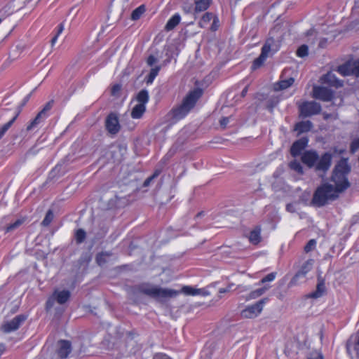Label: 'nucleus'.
Here are the masks:
<instances>
[{
	"instance_id": "f257e3e1",
	"label": "nucleus",
	"mask_w": 359,
	"mask_h": 359,
	"mask_svg": "<svg viewBox=\"0 0 359 359\" xmlns=\"http://www.w3.org/2000/svg\"><path fill=\"white\" fill-rule=\"evenodd\" d=\"M332 154L325 152L319 157L315 150L305 151L302 156V161L308 168H314L316 172H320V176L324 175L332 165Z\"/></svg>"
},
{
	"instance_id": "f03ea898",
	"label": "nucleus",
	"mask_w": 359,
	"mask_h": 359,
	"mask_svg": "<svg viewBox=\"0 0 359 359\" xmlns=\"http://www.w3.org/2000/svg\"><path fill=\"white\" fill-rule=\"evenodd\" d=\"M351 171V166L348 159L342 158L335 165L331 176V182L334 184V188L340 194L350 187L348 175Z\"/></svg>"
},
{
	"instance_id": "7ed1b4c3",
	"label": "nucleus",
	"mask_w": 359,
	"mask_h": 359,
	"mask_svg": "<svg viewBox=\"0 0 359 359\" xmlns=\"http://www.w3.org/2000/svg\"><path fill=\"white\" fill-rule=\"evenodd\" d=\"M200 90L191 91L183 100L182 103L175 108H173L169 113L173 121L176 122L184 118L190 110L194 108L196 102L201 96Z\"/></svg>"
},
{
	"instance_id": "20e7f679",
	"label": "nucleus",
	"mask_w": 359,
	"mask_h": 359,
	"mask_svg": "<svg viewBox=\"0 0 359 359\" xmlns=\"http://www.w3.org/2000/svg\"><path fill=\"white\" fill-rule=\"evenodd\" d=\"M339 193L329 183H324L315 191L311 203L320 208L327 205L330 201H333L339 197Z\"/></svg>"
},
{
	"instance_id": "39448f33",
	"label": "nucleus",
	"mask_w": 359,
	"mask_h": 359,
	"mask_svg": "<svg viewBox=\"0 0 359 359\" xmlns=\"http://www.w3.org/2000/svg\"><path fill=\"white\" fill-rule=\"evenodd\" d=\"M135 290L140 293L146 294L156 299H165L175 297L178 292L168 288H161L154 286L148 283L140 284L135 287Z\"/></svg>"
},
{
	"instance_id": "423d86ee",
	"label": "nucleus",
	"mask_w": 359,
	"mask_h": 359,
	"mask_svg": "<svg viewBox=\"0 0 359 359\" xmlns=\"http://www.w3.org/2000/svg\"><path fill=\"white\" fill-rule=\"evenodd\" d=\"M274 44V39L273 38L268 39L264 46L262 48L261 53L258 57H257L252 65V69L255 70L261 67L266 58L269 56V53L271 50L272 46Z\"/></svg>"
},
{
	"instance_id": "0eeeda50",
	"label": "nucleus",
	"mask_w": 359,
	"mask_h": 359,
	"mask_svg": "<svg viewBox=\"0 0 359 359\" xmlns=\"http://www.w3.org/2000/svg\"><path fill=\"white\" fill-rule=\"evenodd\" d=\"M53 100L48 102L43 108L37 114L36 117L27 126L26 130L27 131L32 130L33 129L36 128L41 123L43 122L48 117V112L53 107Z\"/></svg>"
},
{
	"instance_id": "6e6552de",
	"label": "nucleus",
	"mask_w": 359,
	"mask_h": 359,
	"mask_svg": "<svg viewBox=\"0 0 359 359\" xmlns=\"http://www.w3.org/2000/svg\"><path fill=\"white\" fill-rule=\"evenodd\" d=\"M300 115L309 117L316 115L321 111V105L315 101H305L299 106Z\"/></svg>"
},
{
	"instance_id": "1a4fd4ad",
	"label": "nucleus",
	"mask_w": 359,
	"mask_h": 359,
	"mask_svg": "<svg viewBox=\"0 0 359 359\" xmlns=\"http://www.w3.org/2000/svg\"><path fill=\"white\" fill-rule=\"evenodd\" d=\"M266 302V299H261L256 303L248 306L245 309L242 310L241 315L244 318H254L258 316L263 310L264 304Z\"/></svg>"
},
{
	"instance_id": "9d476101",
	"label": "nucleus",
	"mask_w": 359,
	"mask_h": 359,
	"mask_svg": "<svg viewBox=\"0 0 359 359\" xmlns=\"http://www.w3.org/2000/svg\"><path fill=\"white\" fill-rule=\"evenodd\" d=\"M313 260L310 259L305 262L300 269L295 273L293 278L290 281V286L297 285L299 283V279L304 278L312 269Z\"/></svg>"
},
{
	"instance_id": "9b49d317",
	"label": "nucleus",
	"mask_w": 359,
	"mask_h": 359,
	"mask_svg": "<svg viewBox=\"0 0 359 359\" xmlns=\"http://www.w3.org/2000/svg\"><path fill=\"white\" fill-rule=\"evenodd\" d=\"M313 97L322 101L332 100L334 93L332 90L323 86H315L313 90Z\"/></svg>"
},
{
	"instance_id": "f8f14e48",
	"label": "nucleus",
	"mask_w": 359,
	"mask_h": 359,
	"mask_svg": "<svg viewBox=\"0 0 359 359\" xmlns=\"http://www.w3.org/2000/svg\"><path fill=\"white\" fill-rule=\"evenodd\" d=\"M26 320V316L24 315H18L16 316L11 320L5 323L2 325V330L5 333H9L13 331L17 330L20 326L24 323Z\"/></svg>"
},
{
	"instance_id": "ddd939ff",
	"label": "nucleus",
	"mask_w": 359,
	"mask_h": 359,
	"mask_svg": "<svg viewBox=\"0 0 359 359\" xmlns=\"http://www.w3.org/2000/svg\"><path fill=\"white\" fill-rule=\"evenodd\" d=\"M105 127L108 133L111 135H116L119 132L121 126L118 116L115 114L111 113L107 116L105 120Z\"/></svg>"
},
{
	"instance_id": "4468645a",
	"label": "nucleus",
	"mask_w": 359,
	"mask_h": 359,
	"mask_svg": "<svg viewBox=\"0 0 359 359\" xmlns=\"http://www.w3.org/2000/svg\"><path fill=\"white\" fill-rule=\"evenodd\" d=\"M72 350V344L69 341L64 339L58 341L56 352L60 358L65 359L67 358Z\"/></svg>"
},
{
	"instance_id": "2eb2a0df",
	"label": "nucleus",
	"mask_w": 359,
	"mask_h": 359,
	"mask_svg": "<svg viewBox=\"0 0 359 359\" xmlns=\"http://www.w3.org/2000/svg\"><path fill=\"white\" fill-rule=\"evenodd\" d=\"M309 139L306 137H301L293 142L290 147V154L293 157H297L307 147Z\"/></svg>"
},
{
	"instance_id": "dca6fc26",
	"label": "nucleus",
	"mask_w": 359,
	"mask_h": 359,
	"mask_svg": "<svg viewBox=\"0 0 359 359\" xmlns=\"http://www.w3.org/2000/svg\"><path fill=\"white\" fill-rule=\"evenodd\" d=\"M287 70H284L282 75L281 79L279 81L276 82L273 85V89L276 91L283 90L288 88L294 82V79L292 76L284 78V76L286 75Z\"/></svg>"
},
{
	"instance_id": "f3484780",
	"label": "nucleus",
	"mask_w": 359,
	"mask_h": 359,
	"mask_svg": "<svg viewBox=\"0 0 359 359\" xmlns=\"http://www.w3.org/2000/svg\"><path fill=\"white\" fill-rule=\"evenodd\" d=\"M71 293L67 290H55L53 293V298L59 304H65L70 298Z\"/></svg>"
},
{
	"instance_id": "a211bd4d",
	"label": "nucleus",
	"mask_w": 359,
	"mask_h": 359,
	"mask_svg": "<svg viewBox=\"0 0 359 359\" xmlns=\"http://www.w3.org/2000/svg\"><path fill=\"white\" fill-rule=\"evenodd\" d=\"M323 83L330 85L332 87L339 88L343 86V81L339 80L334 74L330 72L323 77Z\"/></svg>"
},
{
	"instance_id": "6ab92c4d",
	"label": "nucleus",
	"mask_w": 359,
	"mask_h": 359,
	"mask_svg": "<svg viewBox=\"0 0 359 359\" xmlns=\"http://www.w3.org/2000/svg\"><path fill=\"white\" fill-rule=\"evenodd\" d=\"M312 127L313 123L311 121H302L295 124L294 130L298 133V135H300L310 131Z\"/></svg>"
},
{
	"instance_id": "aec40b11",
	"label": "nucleus",
	"mask_w": 359,
	"mask_h": 359,
	"mask_svg": "<svg viewBox=\"0 0 359 359\" xmlns=\"http://www.w3.org/2000/svg\"><path fill=\"white\" fill-rule=\"evenodd\" d=\"M325 292V285L323 280H318L315 291L308 294L309 298L318 299L323 295Z\"/></svg>"
},
{
	"instance_id": "412c9836",
	"label": "nucleus",
	"mask_w": 359,
	"mask_h": 359,
	"mask_svg": "<svg viewBox=\"0 0 359 359\" xmlns=\"http://www.w3.org/2000/svg\"><path fill=\"white\" fill-rule=\"evenodd\" d=\"M212 0H194L195 14L206 11L210 6Z\"/></svg>"
},
{
	"instance_id": "4be33fe9",
	"label": "nucleus",
	"mask_w": 359,
	"mask_h": 359,
	"mask_svg": "<svg viewBox=\"0 0 359 359\" xmlns=\"http://www.w3.org/2000/svg\"><path fill=\"white\" fill-rule=\"evenodd\" d=\"M181 20V16L179 13H175L167 22L164 29L167 32L171 31L179 25Z\"/></svg>"
},
{
	"instance_id": "5701e85b",
	"label": "nucleus",
	"mask_w": 359,
	"mask_h": 359,
	"mask_svg": "<svg viewBox=\"0 0 359 359\" xmlns=\"http://www.w3.org/2000/svg\"><path fill=\"white\" fill-rule=\"evenodd\" d=\"M183 292L186 294L196 296V295H202L206 296L208 294V292H206L204 289H195L191 286H184L182 288Z\"/></svg>"
},
{
	"instance_id": "b1692460",
	"label": "nucleus",
	"mask_w": 359,
	"mask_h": 359,
	"mask_svg": "<svg viewBox=\"0 0 359 359\" xmlns=\"http://www.w3.org/2000/svg\"><path fill=\"white\" fill-rule=\"evenodd\" d=\"M249 241L252 244H258L261 241V228L256 226L250 232L248 236Z\"/></svg>"
},
{
	"instance_id": "393cba45",
	"label": "nucleus",
	"mask_w": 359,
	"mask_h": 359,
	"mask_svg": "<svg viewBox=\"0 0 359 359\" xmlns=\"http://www.w3.org/2000/svg\"><path fill=\"white\" fill-rule=\"evenodd\" d=\"M146 111V106L142 104H136L132 109L131 116L133 118H140Z\"/></svg>"
},
{
	"instance_id": "a878e982",
	"label": "nucleus",
	"mask_w": 359,
	"mask_h": 359,
	"mask_svg": "<svg viewBox=\"0 0 359 359\" xmlns=\"http://www.w3.org/2000/svg\"><path fill=\"white\" fill-rule=\"evenodd\" d=\"M111 255V252L106 251L98 253L95 257L97 264L100 266H103L107 262V259L110 257Z\"/></svg>"
},
{
	"instance_id": "bb28decb",
	"label": "nucleus",
	"mask_w": 359,
	"mask_h": 359,
	"mask_svg": "<svg viewBox=\"0 0 359 359\" xmlns=\"http://www.w3.org/2000/svg\"><path fill=\"white\" fill-rule=\"evenodd\" d=\"M161 66H155L154 67H152L149 72V74L146 77V83L147 84H151L155 78L158 74L159 71L161 70Z\"/></svg>"
},
{
	"instance_id": "cd10ccee",
	"label": "nucleus",
	"mask_w": 359,
	"mask_h": 359,
	"mask_svg": "<svg viewBox=\"0 0 359 359\" xmlns=\"http://www.w3.org/2000/svg\"><path fill=\"white\" fill-rule=\"evenodd\" d=\"M20 114V111H19L18 113H15V116L13 117L11 120L4 124L0 128V140L3 137V136L7 132V130L11 127V126L13 124V123L15 122V121L16 120Z\"/></svg>"
},
{
	"instance_id": "c85d7f7f",
	"label": "nucleus",
	"mask_w": 359,
	"mask_h": 359,
	"mask_svg": "<svg viewBox=\"0 0 359 359\" xmlns=\"http://www.w3.org/2000/svg\"><path fill=\"white\" fill-rule=\"evenodd\" d=\"M20 114V111H19L18 113H15V116L13 117L11 120L4 124L0 128V140L3 137V136L7 132V130L11 127V126L13 124V123L15 122V121L16 120Z\"/></svg>"
},
{
	"instance_id": "c756f323",
	"label": "nucleus",
	"mask_w": 359,
	"mask_h": 359,
	"mask_svg": "<svg viewBox=\"0 0 359 359\" xmlns=\"http://www.w3.org/2000/svg\"><path fill=\"white\" fill-rule=\"evenodd\" d=\"M20 114V111H19L18 113H15V116L13 117L11 120L4 124L0 128V140L3 137V136L7 132V130L11 127V126L13 124V123L15 122V121L16 120Z\"/></svg>"
},
{
	"instance_id": "7c9ffc66",
	"label": "nucleus",
	"mask_w": 359,
	"mask_h": 359,
	"mask_svg": "<svg viewBox=\"0 0 359 359\" xmlns=\"http://www.w3.org/2000/svg\"><path fill=\"white\" fill-rule=\"evenodd\" d=\"M337 72L342 76H349L352 75L353 70L351 69V64L346 63L342 65H340L337 67Z\"/></svg>"
},
{
	"instance_id": "2f4dec72",
	"label": "nucleus",
	"mask_w": 359,
	"mask_h": 359,
	"mask_svg": "<svg viewBox=\"0 0 359 359\" xmlns=\"http://www.w3.org/2000/svg\"><path fill=\"white\" fill-rule=\"evenodd\" d=\"M25 222V218H24V217L19 218V219H16L14 222L11 223L6 227V229H5L6 233L11 232V231L17 229L22 224H24Z\"/></svg>"
},
{
	"instance_id": "473e14b6",
	"label": "nucleus",
	"mask_w": 359,
	"mask_h": 359,
	"mask_svg": "<svg viewBox=\"0 0 359 359\" xmlns=\"http://www.w3.org/2000/svg\"><path fill=\"white\" fill-rule=\"evenodd\" d=\"M137 100L139 104H142L145 106L149 101L148 91L144 89L140 90L137 95Z\"/></svg>"
},
{
	"instance_id": "72a5a7b5",
	"label": "nucleus",
	"mask_w": 359,
	"mask_h": 359,
	"mask_svg": "<svg viewBox=\"0 0 359 359\" xmlns=\"http://www.w3.org/2000/svg\"><path fill=\"white\" fill-rule=\"evenodd\" d=\"M182 11L186 14H193L194 18H196V14H195L194 3H189L188 1L184 2L182 5Z\"/></svg>"
},
{
	"instance_id": "f704fd0d",
	"label": "nucleus",
	"mask_w": 359,
	"mask_h": 359,
	"mask_svg": "<svg viewBox=\"0 0 359 359\" xmlns=\"http://www.w3.org/2000/svg\"><path fill=\"white\" fill-rule=\"evenodd\" d=\"M145 6L144 5H141L136 8L131 13V19L133 20H139L142 14L145 12Z\"/></svg>"
},
{
	"instance_id": "c9c22d12",
	"label": "nucleus",
	"mask_w": 359,
	"mask_h": 359,
	"mask_svg": "<svg viewBox=\"0 0 359 359\" xmlns=\"http://www.w3.org/2000/svg\"><path fill=\"white\" fill-rule=\"evenodd\" d=\"M213 14L210 12H206L201 18V20L198 22V25L200 27L203 28L205 25L210 22L211 20H213Z\"/></svg>"
},
{
	"instance_id": "e433bc0d",
	"label": "nucleus",
	"mask_w": 359,
	"mask_h": 359,
	"mask_svg": "<svg viewBox=\"0 0 359 359\" xmlns=\"http://www.w3.org/2000/svg\"><path fill=\"white\" fill-rule=\"evenodd\" d=\"M75 239L78 244H81L83 243L86 238V231L82 229H79L75 232Z\"/></svg>"
},
{
	"instance_id": "4c0bfd02",
	"label": "nucleus",
	"mask_w": 359,
	"mask_h": 359,
	"mask_svg": "<svg viewBox=\"0 0 359 359\" xmlns=\"http://www.w3.org/2000/svg\"><path fill=\"white\" fill-rule=\"evenodd\" d=\"M289 167L299 174L303 173V168L301 163L297 160L292 161L289 164Z\"/></svg>"
},
{
	"instance_id": "58836bf2",
	"label": "nucleus",
	"mask_w": 359,
	"mask_h": 359,
	"mask_svg": "<svg viewBox=\"0 0 359 359\" xmlns=\"http://www.w3.org/2000/svg\"><path fill=\"white\" fill-rule=\"evenodd\" d=\"M54 217L53 212L51 210H49L43 218L41 224L44 226H48L53 221Z\"/></svg>"
},
{
	"instance_id": "ea45409f",
	"label": "nucleus",
	"mask_w": 359,
	"mask_h": 359,
	"mask_svg": "<svg viewBox=\"0 0 359 359\" xmlns=\"http://www.w3.org/2000/svg\"><path fill=\"white\" fill-rule=\"evenodd\" d=\"M309 54V47L307 45H302L297 50V55L299 57H304Z\"/></svg>"
},
{
	"instance_id": "a19ab883",
	"label": "nucleus",
	"mask_w": 359,
	"mask_h": 359,
	"mask_svg": "<svg viewBox=\"0 0 359 359\" xmlns=\"http://www.w3.org/2000/svg\"><path fill=\"white\" fill-rule=\"evenodd\" d=\"M316 245V241L315 239H311L308 241V243L304 246V251L306 252H309L314 249Z\"/></svg>"
},
{
	"instance_id": "79ce46f5",
	"label": "nucleus",
	"mask_w": 359,
	"mask_h": 359,
	"mask_svg": "<svg viewBox=\"0 0 359 359\" xmlns=\"http://www.w3.org/2000/svg\"><path fill=\"white\" fill-rule=\"evenodd\" d=\"M359 149V137L355 138L351 143L350 151L354 154Z\"/></svg>"
},
{
	"instance_id": "37998d69",
	"label": "nucleus",
	"mask_w": 359,
	"mask_h": 359,
	"mask_svg": "<svg viewBox=\"0 0 359 359\" xmlns=\"http://www.w3.org/2000/svg\"><path fill=\"white\" fill-rule=\"evenodd\" d=\"M276 274H277L276 272H271V273L267 274L265 277H264L261 280V282L262 283H264L266 282H271V281L274 280V279L276 278Z\"/></svg>"
},
{
	"instance_id": "c03bdc74",
	"label": "nucleus",
	"mask_w": 359,
	"mask_h": 359,
	"mask_svg": "<svg viewBox=\"0 0 359 359\" xmlns=\"http://www.w3.org/2000/svg\"><path fill=\"white\" fill-rule=\"evenodd\" d=\"M265 291L264 288H259L250 292V297L251 299H255L259 296H261Z\"/></svg>"
},
{
	"instance_id": "a18cd8bd",
	"label": "nucleus",
	"mask_w": 359,
	"mask_h": 359,
	"mask_svg": "<svg viewBox=\"0 0 359 359\" xmlns=\"http://www.w3.org/2000/svg\"><path fill=\"white\" fill-rule=\"evenodd\" d=\"M351 69L353 70L352 75L359 76V60H356L351 63Z\"/></svg>"
},
{
	"instance_id": "49530a36",
	"label": "nucleus",
	"mask_w": 359,
	"mask_h": 359,
	"mask_svg": "<svg viewBox=\"0 0 359 359\" xmlns=\"http://www.w3.org/2000/svg\"><path fill=\"white\" fill-rule=\"evenodd\" d=\"M219 27V20L217 16H215L212 20V23L210 27V29L213 32H215L218 29Z\"/></svg>"
},
{
	"instance_id": "de8ad7c7",
	"label": "nucleus",
	"mask_w": 359,
	"mask_h": 359,
	"mask_svg": "<svg viewBox=\"0 0 359 359\" xmlns=\"http://www.w3.org/2000/svg\"><path fill=\"white\" fill-rule=\"evenodd\" d=\"M157 61L156 57L153 55H150L147 59V63L150 67H152Z\"/></svg>"
},
{
	"instance_id": "09e8293b",
	"label": "nucleus",
	"mask_w": 359,
	"mask_h": 359,
	"mask_svg": "<svg viewBox=\"0 0 359 359\" xmlns=\"http://www.w3.org/2000/svg\"><path fill=\"white\" fill-rule=\"evenodd\" d=\"M30 96H31V94H28L27 95H26L22 103L20 104V105H19L18 108V110L16 111V113H18L19 111H22L23 107L27 104V102L29 101V98H30Z\"/></svg>"
},
{
	"instance_id": "8fccbe9b",
	"label": "nucleus",
	"mask_w": 359,
	"mask_h": 359,
	"mask_svg": "<svg viewBox=\"0 0 359 359\" xmlns=\"http://www.w3.org/2000/svg\"><path fill=\"white\" fill-rule=\"evenodd\" d=\"M121 86L120 84H115L112 86L111 92L112 95H116L121 90Z\"/></svg>"
},
{
	"instance_id": "3c124183",
	"label": "nucleus",
	"mask_w": 359,
	"mask_h": 359,
	"mask_svg": "<svg viewBox=\"0 0 359 359\" xmlns=\"http://www.w3.org/2000/svg\"><path fill=\"white\" fill-rule=\"evenodd\" d=\"M234 286V284L233 283H229L226 287L225 288H220L219 290V294H224V293H226V292H230L231 290H232V287Z\"/></svg>"
},
{
	"instance_id": "603ef678",
	"label": "nucleus",
	"mask_w": 359,
	"mask_h": 359,
	"mask_svg": "<svg viewBox=\"0 0 359 359\" xmlns=\"http://www.w3.org/2000/svg\"><path fill=\"white\" fill-rule=\"evenodd\" d=\"M286 210L289 212H295L297 210L296 204L295 203H288L286 205Z\"/></svg>"
},
{
	"instance_id": "864d4df0",
	"label": "nucleus",
	"mask_w": 359,
	"mask_h": 359,
	"mask_svg": "<svg viewBox=\"0 0 359 359\" xmlns=\"http://www.w3.org/2000/svg\"><path fill=\"white\" fill-rule=\"evenodd\" d=\"M307 359H324L323 355L320 353H313Z\"/></svg>"
},
{
	"instance_id": "5fc2aeb1",
	"label": "nucleus",
	"mask_w": 359,
	"mask_h": 359,
	"mask_svg": "<svg viewBox=\"0 0 359 359\" xmlns=\"http://www.w3.org/2000/svg\"><path fill=\"white\" fill-rule=\"evenodd\" d=\"M229 123V117H223L219 121L220 126L222 128H225Z\"/></svg>"
},
{
	"instance_id": "6e6d98bb",
	"label": "nucleus",
	"mask_w": 359,
	"mask_h": 359,
	"mask_svg": "<svg viewBox=\"0 0 359 359\" xmlns=\"http://www.w3.org/2000/svg\"><path fill=\"white\" fill-rule=\"evenodd\" d=\"M57 33L55 35H57V36H59L62 32H63L64 29H65V25L63 22H61L60 23L57 27Z\"/></svg>"
},
{
	"instance_id": "4d7b16f0",
	"label": "nucleus",
	"mask_w": 359,
	"mask_h": 359,
	"mask_svg": "<svg viewBox=\"0 0 359 359\" xmlns=\"http://www.w3.org/2000/svg\"><path fill=\"white\" fill-rule=\"evenodd\" d=\"M55 300L53 299V295L46 302V308L50 309L53 306V303Z\"/></svg>"
},
{
	"instance_id": "13d9d810",
	"label": "nucleus",
	"mask_w": 359,
	"mask_h": 359,
	"mask_svg": "<svg viewBox=\"0 0 359 359\" xmlns=\"http://www.w3.org/2000/svg\"><path fill=\"white\" fill-rule=\"evenodd\" d=\"M153 359H172L170 357L163 355V354H156L154 356Z\"/></svg>"
},
{
	"instance_id": "bf43d9fd",
	"label": "nucleus",
	"mask_w": 359,
	"mask_h": 359,
	"mask_svg": "<svg viewBox=\"0 0 359 359\" xmlns=\"http://www.w3.org/2000/svg\"><path fill=\"white\" fill-rule=\"evenodd\" d=\"M154 179V176H150L145 180L144 182V187H147L150 184L151 182Z\"/></svg>"
},
{
	"instance_id": "052dcab7",
	"label": "nucleus",
	"mask_w": 359,
	"mask_h": 359,
	"mask_svg": "<svg viewBox=\"0 0 359 359\" xmlns=\"http://www.w3.org/2000/svg\"><path fill=\"white\" fill-rule=\"evenodd\" d=\"M6 349L5 345L3 344H0V355L3 354Z\"/></svg>"
},
{
	"instance_id": "680f3d73",
	"label": "nucleus",
	"mask_w": 359,
	"mask_h": 359,
	"mask_svg": "<svg viewBox=\"0 0 359 359\" xmlns=\"http://www.w3.org/2000/svg\"><path fill=\"white\" fill-rule=\"evenodd\" d=\"M57 38L58 36L57 35H55L54 37L51 39L52 46H53L56 43Z\"/></svg>"
},
{
	"instance_id": "e2e57ef3",
	"label": "nucleus",
	"mask_w": 359,
	"mask_h": 359,
	"mask_svg": "<svg viewBox=\"0 0 359 359\" xmlns=\"http://www.w3.org/2000/svg\"><path fill=\"white\" fill-rule=\"evenodd\" d=\"M247 92H248V88H247V87H245V88L242 90V92H241V96H242V97H245V95H246V93H247Z\"/></svg>"
},
{
	"instance_id": "0e129e2a",
	"label": "nucleus",
	"mask_w": 359,
	"mask_h": 359,
	"mask_svg": "<svg viewBox=\"0 0 359 359\" xmlns=\"http://www.w3.org/2000/svg\"><path fill=\"white\" fill-rule=\"evenodd\" d=\"M159 175L158 171H156L151 176H154V178L156 177Z\"/></svg>"
},
{
	"instance_id": "69168bd1",
	"label": "nucleus",
	"mask_w": 359,
	"mask_h": 359,
	"mask_svg": "<svg viewBox=\"0 0 359 359\" xmlns=\"http://www.w3.org/2000/svg\"><path fill=\"white\" fill-rule=\"evenodd\" d=\"M203 215V212H200L196 215V217H199Z\"/></svg>"
},
{
	"instance_id": "338daca9",
	"label": "nucleus",
	"mask_w": 359,
	"mask_h": 359,
	"mask_svg": "<svg viewBox=\"0 0 359 359\" xmlns=\"http://www.w3.org/2000/svg\"><path fill=\"white\" fill-rule=\"evenodd\" d=\"M278 102H279V100H278L276 102H273L271 103V106L273 107L274 105L277 104L278 103Z\"/></svg>"
},
{
	"instance_id": "774afa93",
	"label": "nucleus",
	"mask_w": 359,
	"mask_h": 359,
	"mask_svg": "<svg viewBox=\"0 0 359 359\" xmlns=\"http://www.w3.org/2000/svg\"><path fill=\"white\" fill-rule=\"evenodd\" d=\"M358 344L359 345V336H358Z\"/></svg>"
}]
</instances>
